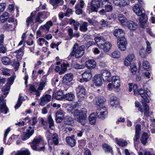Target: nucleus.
Returning <instances> with one entry per match:
<instances>
[{"mask_svg": "<svg viewBox=\"0 0 155 155\" xmlns=\"http://www.w3.org/2000/svg\"><path fill=\"white\" fill-rule=\"evenodd\" d=\"M12 64L14 65V68L15 71L17 70L18 69L20 66L19 62L17 61H14L13 63H12Z\"/></svg>", "mask_w": 155, "mask_h": 155, "instance_id": "60", "label": "nucleus"}, {"mask_svg": "<svg viewBox=\"0 0 155 155\" xmlns=\"http://www.w3.org/2000/svg\"><path fill=\"white\" fill-rule=\"evenodd\" d=\"M110 72L107 70H104L101 72V76L103 80L104 81H107L110 82V80L108 78L110 76Z\"/></svg>", "mask_w": 155, "mask_h": 155, "instance_id": "20", "label": "nucleus"}, {"mask_svg": "<svg viewBox=\"0 0 155 155\" xmlns=\"http://www.w3.org/2000/svg\"><path fill=\"white\" fill-rule=\"evenodd\" d=\"M119 43L127 45V40L124 36L122 37L117 39V44H118Z\"/></svg>", "mask_w": 155, "mask_h": 155, "instance_id": "50", "label": "nucleus"}, {"mask_svg": "<svg viewBox=\"0 0 155 155\" xmlns=\"http://www.w3.org/2000/svg\"><path fill=\"white\" fill-rule=\"evenodd\" d=\"M45 12H44L43 13H41L39 12L37 15L36 19H35V22H38L39 23H41L43 22V21L41 20V18L43 16L44 13Z\"/></svg>", "mask_w": 155, "mask_h": 155, "instance_id": "46", "label": "nucleus"}, {"mask_svg": "<svg viewBox=\"0 0 155 155\" xmlns=\"http://www.w3.org/2000/svg\"><path fill=\"white\" fill-rule=\"evenodd\" d=\"M24 99V97L21 95L19 97L17 103L15 106V109L18 108L21 105Z\"/></svg>", "mask_w": 155, "mask_h": 155, "instance_id": "44", "label": "nucleus"}, {"mask_svg": "<svg viewBox=\"0 0 155 155\" xmlns=\"http://www.w3.org/2000/svg\"><path fill=\"white\" fill-rule=\"evenodd\" d=\"M100 110L101 111H100L99 110H97L95 113L91 114L89 116V119L90 123L91 124H95L97 117L101 119H103L107 117L108 112L106 110L102 111V110Z\"/></svg>", "mask_w": 155, "mask_h": 155, "instance_id": "3", "label": "nucleus"}, {"mask_svg": "<svg viewBox=\"0 0 155 155\" xmlns=\"http://www.w3.org/2000/svg\"><path fill=\"white\" fill-rule=\"evenodd\" d=\"M135 134L134 138V142L137 141L140 137L141 131V125L140 124H137L135 126Z\"/></svg>", "mask_w": 155, "mask_h": 155, "instance_id": "18", "label": "nucleus"}, {"mask_svg": "<svg viewBox=\"0 0 155 155\" xmlns=\"http://www.w3.org/2000/svg\"><path fill=\"white\" fill-rule=\"evenodd\" d=\"M115 140L119 146L122 147H125L127 144V143L126 140L122 139H118L117 138H116Z\"/></svg>", "mask_w": 155, "mask_h": 155, "instance_id": "31", "label": "nucleus"}, {"mask_svg": "<svg viewBox=\"0 0 155 155\" xmlns=\"http://www.w3.org/2000/svg\"><path fill=\"white\" fill-rule=\"evenodd\" d=\"M107 2H109V0H92L90 3V11L91 12H97L98 9L102 6V4H107Z\"/></svg>", "mask_w": 155, "mask_h": 155, "instance_id": "5", "label": "nucleus"}, {"mask_svg": "<svg viewBox=\"0 0 155 155\" xmlns=\"http://www.w3.org/2000/svg\"><path fill=\"white\" fill-rule=\"evenodd\" d=\"M88 26V23L86 22H84L82 23L79 27L80 30L84 32H85L87 30V27Z\"/></svg>", "mask_w": 155, "mask_h": 155, "instance_id": "40", "label": "nucleus"}, {"mask_svg": "<svg viewBox=\"0 0 155 155\" xmlns=\"http://www.w3.org/2000/svg\"><path fill=\"white\" fill-rule=\"evenodd\" d=\"M110 104L114 108H115L119 106V102L117 98L116 97L112 96L110 99Z\"/></svg>", "mask_w": 155, "mask_h": 155, "instance_id": "17", "label": "nucleus"}, {"mask_svg": "<svg viewBox=\"0 0 155 155\" xmlns=\"http://www.w3.org/2000/svg\"><path fill=\"white\" fill-rule=\"evenodd\" d=\"M102 4L101 6L102 9L99 11L98 12L101 15H103L106 13V12H111L113 9V7L111 3L109 2H107V4Z\"/></svg>", "mask_w": 155, "mask_h": 155, "instance_id": "7", "label": "nucleus"}, {"mask_svg": "<svg viewBox=\"0 0 155 155\" xmlns=\"http://www.w3.org/2000/svg\"><path fill=\"white\" fill-rule=\"evenodd\" d=\"M75 98L74 94L70 92L64 94V99L69 101L74 100Z\"/></svg>", "mask_w": 155, "mask_h": 155, "instance_id": "22", "label": "nucleus"}, {"mask_svg": "<svg viewBox=\"0 0 155 155\" xmlns=\"http://www.w3.org/2000/svg\"><path fill=\"white\" fill-rule=\"evenodd\" d=\"M51 96L50 94H46L43 95L41 98V101L39 103L40 105L42 106H44L45 104L51 101Z\"/></svg>", "mask_w": 155, "mask_h": 155, "instance_id": "11", "label": "nucleus"}, {"mask_svg": "<svg viewBox=\"0 0 155 155\" xmlns=\"http://www.w3.org/2000/svg\"><path fill=\"white\" fill-rule=\"evenodd\" d=\"M87 110L85 108H82L81 110L76 109L74 112V115L75 119L83 125H85L86 119Z\"/></svg>", "mask_w": 155, "mask_h": 155, "instance_id": "1", "label": "nucleus"}, {"mask_svg": "<svg viewBox=\"0 0 155 155\" xmlns=\"http://www.w3.org/2000/svg\"><path fill=\"white\" fill-rule=\"evenodd\" d=\"M10 59L7 56L3 57L1 59L3 64L5 65H9L11 63Z\"/></svg>", "mask_w": 155, "mask_h": 155, "instance_id": "43", "label": "nucleus"}, {"mask_svg": "<svg viewBox=\"0 0 155 155\" xmlns=\"http://www.w3.org/2000/svg\"><path fill=\"white\" fill-rule=\"evenodd\" d=\"M103 148L105 152L112 153L113 151L112 147L106 143H104L102 145Z\"/></svg>", "mask_w": 155, "mask_h": 155, "instance_id": "29", "label": "nucleus"}, {"mask_svg": "<svg viewBox=\"0 0 155 155\" xmlns=\"http://www.w3.org/2000/svg\"><path fill=\"white\" fill-rule=\"evenodd\" d=\"M8 14L7 12H5L0 16V21L1 22L4 23L7 20L9 17Z\"/></svg>", "mask_w": 155, "mask_h": 155, "instance_id": "41", "label": "nucleus"}, {"mask_svg": "<svg viewBox=\"0 0 155 155\" xmlns=\"http://www.w3.org/2000/svg\"><path fill=\"white\" fill-rule=\"evenodd\" d=\"M139 52L140 55L143 58H145L147 56V53L143 48H142L140 49Z\"/></svg>", "mask_w": 155, "mask_h": 155, "instance_id": "52", "label": "nucleus"}, {"mask_svg": "<svg viewBox=\"0 0 155 155\" xmlns=\"http://www.w3.org/2000/svg\"><path fill=\"white\" fill-rule=\"evenodd\" d=\"M84 2L83 0H80L79 2L77 4L75 5V7L82 8L84 5Z\"/></svg>", "mask_w": 155, "mask_h": 155, "instance_id": "51", "label": "nucleus"}, {"mask_svg": "<svg viewBox=\"0 0 155 155\" xmlns=\"http://www.w3.org/2000/svg\"><path fill=\"white\" fill-rule=\"evenodd\" d=\"M85 46L82 45L79 47L77 43H75L73 47V50L70 56L72 57L75 55V57L78 58L82 57L84 53Z\"/></svg>", "mask_w": 155, "mask_h": 155, "instance_id": "4", "label": "nucleus"}, {"mask_svg": "<svg viewBox=\"0 0 155 155\" xmlns=\"http://www.w3.org/2000/svg\"><path fill=\"white\" fill-rule=\"evenodd\" d=\"M6 48L3 44L0 45V53H5L6 52Z\"/></svg>", "mask_w": 155, "mask_h": 155, "instance_id": "57", "label": "nucleus"}, {"mask_svg": "<svg viewBox=\"0 0 155 155\" xmlns=\"http://www.w3.org/2000/svg\"><path fill=\"white\" fill-rule=\"evenodd\" d=\"M35 11L31 13L30 16L27 18L26 21L27 26L28 27L30 25V23H33V17L35 16L36 13Z\"/></svg>", "mask_w": 155, "mask_h": 155, "instance_id": "28", "label": "nucleus"}, {"mask_svg": "<svg viewBox=\"0 0 155 155\" xmlns=\"http://www.w3.org/2000/svg\"><path fill=\"white\" fill-rule=\"evenodd\" d=\"M52 134L49 131H47L46 133V137L47 140L48 141L51 140L52 138L51 137H52Z\"/></svg>", "mask_w": 155, "mask_h": 155, "instance_id": "63", "label": "nucleus"}, {"mask_svg": "<svg viewBox=\"0 0 155 155\" xmlns=\"http://www.w3.org/2000/svg\"><path fill=\"white\" fill-rule=\"evenodd\" d=\"M27 132H24L22 135V139L25 140L28 139L34 132V129L31 127H29L28 129H26Z\"/></svg>", "mask_w": 155, "mask_h": 155, "instance_id": "8", "label": "nucleus"}, {"mask_svg": "<svg viewBox=\"0 0 155 155\" xmlns=\"http://www.w3.org/2000/svg\"><path fill=\"white\" fill-rule=\"evenodd\" d=\"M114 87V88L115 91L118 92L120 90V78L117 79L116 81L112 82Z\"/></svg>", "mask_w": 155, "mask_h": 155, "instance_id": "35", "label": "nucleus"}, {"mask_svg": "<svg viewBox=\"0 0 155 155\" xmlns=\"http://www.w3.org/2000/svg\"><path fill=\"white\" fill-rule=\"evenodd\" d=\"M53 96L54 99L57 100H60L62 98L64 99V94L62 91H59L55 94H53Z\"/></svg>", "mask_w": 155, "mask_h": 155, "instance_id": "26", "label": "nucleus"}, {"mask_svg": "<svg viewBox=\"0 0 155 155\" xmlns=\"http://www.w3.org/2000/svg\"><path fill=\"white\" fill-rule=\"evenodd\" d=\"M138 93L143 98L144 97L147 98V97L149 96L148 92V91L143 90V89H140L138 90L137 93Z\"/></svg>", "mask_w": 155, "mask_h": 155, "instance_id": "33", "label": "nucleus"}, {"mask_svg": "<svg viewBox=\"0 0 155 155\" xmlns=\"http://www.w3.org/2000/svg\"><path fill=\"white\" fill-rule=\"evenodd\" d=\"M8 110L6 106L5 101L4 100L3 96L0 97V112L1 113H5L7 114Z\"/></svg>", "mask_w": 155, "mask_h": 155, "instance_id": "10", "label": "nucleus"}, {"mask_svg": "<svg viewBox=\"0 0 155 155\" xmlns=\"http://www.w3.org/2000/svg\"><path fill=\"white\" fill-rule=\"evenodd\" d=\"M95 42L100 48L105 43V40L102 37H97L94 38Z\"/></svg>", "mask_w": 155, "mask_h": 155, "instance_id": "24", "label": "nucleus"}, {"mask_svg": "<svg viewBox=\"0 0 155 155\" xmlns=\"http://www.w3.org/2000/svg\"><path fill=\"white\" fill-rule=\"evenodd\" d=\"M16 155H30V153L28 149L23 151H20L16 153Z\"/></svg>", "mask_w": 155, "mask_h": 155, "instance_id": "49", "label": "nucleus"}, {"mask_svg": "<svg viewBox=\"0 0 155 155\" xmlns=\"http://www.w3.org/2000/svg\"><path fill=\"white\" fill-rule=\"evenodd\" d=\"M50 3L54 6V8H56L57 6H58V5H62L63 4V0H50Z\"/></svg>", "mask_w": 155, "mask_h": 155, "instance_id": "27", "label": "nucleus"}, {"mask_svg": "<svg viewBox=\"0 0 155 155\" xmlns=\"http://www.w3.org/2000/svg\"><path fill=\"white\" fill-rule=\"evenodd\" d=\"M47 79L46 76L45 75L43 76L41 79V81L40 83L46 85L47 84Z\"/></svg>", "mask_w": 155, "mask_h": 155, "instance_id": "61", "label": "nucleus"}, {"mask_svg": "<svg viewBox=\"0 0 155 155\" xmlns=\"http://www.w3.org/2000/svg\"><path fill=\"white\" fill-rule=\"evenodd\" d=\"M41 139L40 138H36L34 139L32 142V143L31 145V147L33 150L37 151H44L45 150V147L44 145L42 146H39L40 145V142Z\"/></svg>", "mask_w": 155, "mask_h": 155, "instance_id": "6", "label": "nucleus"}, {"mask_svg": "<svg viewBox=\"0 0 155 155\" xmlns=\"http://www.w3.org/2000/svg\"><path fill=\"white\" fill-rule=\"evenodd\" d=\"M148 138V134L146 132H144L142 134L140 140L142 144L145 145L147 141Z\"/></svg>", "mask_w": 155, "mask_h": 155, "instance_id": "39", "label": "nucleus"}, {"mask_svg": "<svg viewBox=\"0 0 155 155\" xmlns=\"http://www.w3.org/2000/svg\"><path fill=\"white\" fill-rule=\"evenodd\" d=\"M106 99L102 96H97L94 99L96 105L100 106L106 101Z\"/></svg>", "mask_w": 155, "mask_h": 155, "instance_id": "15", "label": "nucleus"}, {"mask_svg": "<svg viewBox=\"0 0 155 155\" xmlns=\"http://www.w3.org/2000/svg\"><path fill=\"white\" fill-rule=\"evenodd\" d=\"M118 19L120 22L123 25H125L127 22V19L122 14H120L118 15Z\"/></svg>", "mask_w": 155, "mask_h": 155, "instance_id": "32", "label": "nucleus"}, {"mask_svg": "<svg viewBox=\"0 0 155 155\" xmlns=\"http://www.w3.org/2000/svg\"><path fill=\"white\" fill-rule=\"evenodd\" d=\"M69 65L68 64L63 63L61 65V70L59 72V74H64L67 70V67H69Z\"/></svg>", "mask_w": 155, "mask_h": 155, "instance_id": "37", "label": "nucleus"}, {"mask_svg": "<svg viewBox=\"0 0 155 155\" xmlns=\"http://www.w3.org/2000/svg\"><path fill=\"white\" fill-rule=\"evenodd\" d=\"M127 25L128 28L131 30H135L137 27V25L132 21H127Z\"/></svg>", "mask_w": 155, "mask_h": 155, "instance_id": "34", "label": "nucleus"}, {"mask_svg": "<svg viewBox=\"0 0 155 155\" xmlns=\"http://www.w3.org/2000/svg\"><path fill=\"white\" fill-rule=\"evenodd\" d=\"M143 68L147 71H149L150 69V66L149 62L147 61H144L143 64Z\"/></svg>", "mask_w": 155, "mask_h": 155, "instance_id": "45", "label": "nucleus"}, {"mask_svg": "<svg viewBox=\"0 0 155 155\" xmlns=\"http://www.w3.org/2000/svg\"><path fill=\"white\" fill-rule=\"evenodd\" d=\"M111 47V44L109 42H106L101 46V48L102 49L104 52H107L110 51Z\"/></svg>", "mask_w": 155, "mask_h": 155, "instance_id": "23", "label": "nucleus"}, {"mask_svg": "<svg viewBox=\"0 0 155 155\" xmlns=\"http://www.w3.org/2000/svg\"><path fill=\"white\" fill-rule=\"evenodd\" d=\"M102 79L101 75L97 74L93 77V81L96 86L100 87L102 84Z\"/></svg>", "mask_w": 155, "mask_h": 155, "instance_id": "12", "label": "nucleus"}, {"mask_svg": "<svg viewBox=\"0 0 155 155\" xmlns=\"http://www.w3.org/2000/svg\"><path fill=\"white\" fill-rule=\"evenodd\" d=\"M78 92L77 93V97L80 99L84 97L86 95V90L82 85H79L76 89Z\"/></svg>", "mask_w": 155, "mask_h": 155, "instance_id": "9", "label": "nucleus"}, {"mask_svg": "<svg viewBox=\"0 0 155 155\" xmlns=\"http://www.w3.org/2000/svg\"><path fill=\"white\" fill-rule=\"evenodd\" d=\"M73 74L72 73H69L65 74L63 78V83L67 84L71 82L73 79Z\"/></svg>", "mask_w": 155, "mask_h": 155, "instance_id": "13", "label": "nucleus"}, {"mask_svg": "<svg viewBox=\"0 0 155 155\" xmlns=\"http://www.w3.org/2000/svg\"><path fill=\"white\" fill-rule=\"evenodd\" d=\"M5 5L6 4L5 3L0 4V13L4 11L5 8Z\"/></svg>", "mask_w": 155, "mask_h": 155, "instance_id": "64", "label": "nucleus"}, {"mask_svg": "<svg viewBox=\"0 0 155 155\" xmlns=\"http://www.w3.org/2000/svg\"><path fill=\"white\" fill-rule=\"evenodd\" d=\"M118 44V47L119 49L121 51H124L126 49V45L119 43Z\"/></svg>", "mask_w": 155, "mask_h": 155, "instance_id": "54", "label": "nucleus"}, {"mask_svg": "<svg viewBox=\"0 0 155 155\" xmlns=\"http://www.w3.org/2000/svg\"><path fill=\"white\" fill-rule=\"evenodd\" d=\"M53 25V22L50 21H48L45 25L41 26L40 28L46 30L47 31V32H48L49 31L50 27L52 26Z\"/></svg>", "mask_w": 155, "mask_h": 155, "instance_id": "25", "label": "nucleus"}, {"mask_svg": "<svg viewBox=\"0 0 155 155\" xmlns=\"http://www.w3.org/2000/svg\"><path fill=\"white\" fill-rule=\"evenodd\" d=\"M133 9L137 15L140 16L139 18V20L141 27L143 28L147 19V16L145 13L142 12L139 6L138 5H135L133 7Z\"/></svg>", "mask_w": 155, "mask_h": 155, "instance_id": "2", "label": "nucleus"}, {"mask_svg": "<svg viewBox=\"0 0 155 155\" xmlns=\"http://www.w3.org/2000/svg\"><path fill=\"white\" fill-rule=\"evenodd\" d=\"M64 124L67 125H71L73 121V119L69 116H66L64 118Z\"/></svg>", "mask_w": 155, "mask_h": 155, "instance_id": "36", "label": "nucleus"}, {"mask_svg": "<svg viewBox=\"0 0 155 155\" xmlns=\"http://www.w3.org/2000/svg\"><path fill=\"white\" fill-rule=\"evenodd\" d=\"M73 14L72 10L70 8H68L66 10V12L64 14V16L68 17H69L70 15Z\"/></svg>", "mask_w": 155, "mask_h": 155, "instance_id": "59", "label": "nucleus"}, {"mask_svg": "<svg viewBox=\"0 0 155 155\" xmlns=\"http://www.w3.org/2000/svg\"><path fill=\"white\" fill-rule=\"evenodd\" d=\"M120 7H124L128 5L129 4V0H120Z\"/></svg>", "mask_w": 155, "mask_h": 155, "instance_id": "53", "label": "nucleus"}, {"mask_svg": "<svg viewBox=\"0 0 155 155\" xmlns=\"http://www.w3.org/2000/svg\"><path fill=\"white\" fill-rule=\"evenodd\" d=\"M82 76L84 81L86 82L90 81L92 77L91 71H85Z\"/></svg>", "mask_w": 155, "mask_h": 155, "instance_id": "19", "label": "nucleus"}, {"mask_svg": "<svg viewBox=\"0 0 155 155\" xmlns=\"http://www.w3.org/2000/svg\"><path fill=\"white\" fill-rule=\"evenodd\" d=\"M146 43L147 45L146 51H147V53H150L151 51V47L150 45L149 42L148 41H146Z\"/></svg>", "mask_w": 155, "mask_h": 155, "instance_id": "62", "label": "nucleus"}, {"mask_svg": "<svg viewBox=\"0 0 155 155\" xmlns=\"http://www.w3.org/2000/svg\"><path fill=\"white\" fill-rule=\"evenodd\" d=\"M69 24L70 25H73L74 29L75 30H77L78 29L80 25L78 22L75 21L72 18L70 19Z\"/></svg>", "mask_w": 155, "mask_h": 155, "instance_id": "38", "label": "nucleus"}, {"mask_svg": "<svg viewBox=\"0 0 155 155\" xmlns=\"http://www.w3.org/2000/svg\"><path fill=\"white\" fill-rule=\"evenodd\" d=\"M74 136L67 137L66 138V140L67 143L72 147H74L76 144V140L74 139Z\"/></svg>", "mask_w": 155, "mask_h": 155, "instance_id": "16", "label": "nucleus"}, {"mask_svg": "<svg viewBox=\"0 0 155 155\" xmlns=\"http://www.w3.org/2000/svg\"><path fill=\"white\" fill-rule=\"evenodd\" d=\"M124 31L121 29H116L113 32V35L117 39L124 36Z\"/></svg>", "mask_w": 155, "mask_h": 155, "instance_id": "21", "label": "nucleus"}, {"mask_svg": "<svg viewBox=\"0 0 155 155\" xmlns=\"http://www.w3.org/2000/svg\"><path fill=\"white\" fill-rule=\"evenodd\" d=\"M134 57V55L133 54L129 55L126 58L129 62H132Z\"/></svg>", "mask_w": 155, "mask_h": 155, "instance_id": "58", "label": "nucleus"}, {"mask_svg": "<svg viewBox=\"0 0 155 155\" xmlns=\"http://www.w3.org/2000/svg\"><path fill=\"white\" fill-rule=\"evenodd\" d=\"M48 121L49 124V127L50 128L54 126V122L51 115H49L47 117Z\"/></svg>", "mask_w": 155, "mask_h": 155, "instance_id": "47", "label": "nucleus"}, {"mask_svg": "<svg viewBox=\"0 0 155 155\" xmlns=\"http://www.w3.org/2000/svg\"><path fill=\"white\" fill-rule=\"evenodd\" d=\"M112 56L113 58H118L120 57V54L118 51H116L112 53Z\"/></svg>", "mask_w": 155, "mask_h": 155, "instance_id": "56", "label": "nucleus"}, {"mask_svg": "<svg viewBox=\"0 0 155 155\" xmlns=\"http://www.w3.org/2000/svg\"><path fill=\"white\" fill-rule=\"evenodd\" d=\"M53 143L55 145H57L59 143V138L58 134L56 133L52 134V137L51 138Z\"/></svg>", "mask_w": 155, "mask_h": 155, "instance_id": "42", "label": "nucleus"}, {"mask_svg": "<svg viewBox=\"0 0 155 155\" xmlns=\"http://www.w3.org/2000/svg\"><path fill=\"white\" fill-rule=\"evenodd\" d=\"M14 79L15 77L14 76L10 77V78H8V82L5 85H9L10 87V86L13 84Z\"/></svg>", "mask_w": 155, "mask_h": 155, "instance_id": "55", "label": "nucleus"}, {"mask_svg": "<svg viewBox=\"0 0 155 155\" xmlns=\"http://www.w3.org/2000/svg\"><path fill=\"white\" fill-rule=\"evenodd\" d=\"M142 104L144 108V115L147 117H148L150 113L149 107L146 103L143 102Z\"/></svg>", "mask_w": 155, "mask_h": 155, "instance_id": "30", "label": "nucleus"}, {"mask_svg": "<svg viewBox=\"0 0 155 155\" xmlns=\"http://www.w3.org/2000/svg\"><path fill=\"white\" fill-rule=\"evenodd\" d=\"M85 64L86 66L88 69L92 70L96 66V63L94 59H89L86 61Z\"/></svg>", "mask_w": 155, "mask_h": 155, "instance_id": "14", "label": "nucleus"}, {"mask_svg": "<svg viewBox=\"0 0 155 155\" xmlns=\"http://www.w3.org/2000/svg\"><path fill=\"white\" fill-rule=\"evenodd\" d=\"M10 87L9 85H5L2 89L3 94L5 95H6L8 94L9 91L10 90Z\"/></svg>", "mask_w": 155, "mask_h": 155, "instance_id": "48", "label": "nucleus"}]
</instances>
